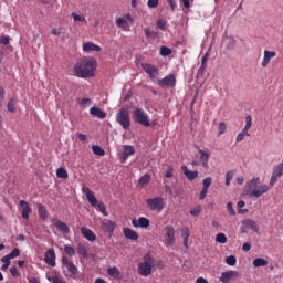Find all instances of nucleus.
Here are the masks:
<instances>
[{
  "mask_svg": "<svg viewBox=\"0 0 283 283\" xmlns=\"http://www.w3.org/2000/svg\"><path fill=\"white\" fill-rule=\"evenodd\" d=\"M201 211H202V209L200 208V206H197L190 210V216L198 218V216H200Z\"/></svg>",
  "mask_w": 283,
  "mask_h": 283,
  "instance_id": "obj_51",
  "label": "nucleus"
},
{
  "mask_svg": "<svg viewBox=\"0 0 283 283\" xmlns=\"http://www.w3.org/2000/svg\"><path fill=\"white\" fill-rule=\"evenodd\" d=\"M238 277H240V272L230 270L221 273V276L219 277V280L222 283H231L233 282V280H238Z\"/></svg>",
  "mask_w": 283,
  "mask_h": 283,
  "instance_id": "obj_10",
  "label": "nucleus"
},
{
  "mask_svg": "<svg viewBox=\"0 0 283 283\" xmlns=\"http://www.w3.org/2000/svg\"><path fill=\"white\" fill-rule=\"evenodd\" d=\"M207 61H209V53H207L206 55H203V57L201 59V66H200V70H205V67H207Z\"/></svg>",
  "mask_w": 283,
  "mask_h": 283,
  "instance_id": "obj_55",
  "label": "nucleus"
},
{
  "mask_svg": "<svg viewBox=\"0 0 283 283\" xmlns=\"http://www.w3.org/2000/svg\"><path fill=\"white\" fill-rule=\"evenodd\" d=\"M77 253L78 255H82V258H87V248H85V245L80 243L77 245Z\"/></svg>",
  "mask_w": 283,
  "mask_h": 283,
  "instance_id": "obj_43",
  "label": "nucleus"
},
{
  "mask_svg": "<svg viewBox=\"0 0 283 283\" xmlns=\"http://www.w3.org/2000/svg\"><path fill=\"white\" fill-rule=\"evenodd\" d=\"M77 138H78L80 143H85V140H87V135H85L83 133H77Z\"/></svg>",
  "mask_w": 283,
  "mask_h": 283,
  "instance_id": "obj_61",
  "label": "nucleus"
},
{
  "mask_svg": "<svg viewBox=\"0 0 283 283\" xmlns=\"http://www.w3.org/2000/svg\"><path fill=\"white\" fill-rule=\"evenodd\" d=\"M134 154H136L134 146L125 145L124 150L118 155L120 163H127V158H129V156H134Z\"/></svg>",
  "mask_w": 283,
  "mask_h": 283,
  "instance_id": "obj_13",
  "label": "nucleus"
},
{
  "mask_svg": "<svg viewBox=\"0 0 283 283\" xmlns=\"http://www.w3.org/2000/svg\"><path fill=\"white\" fill-rule=\"evenodd\" d=\"M247 205V202H244V200H240L237 205L238 209H239V213H249V210H242L243 207Z\"/></svg>",
  "mask_w": 283,
  "mask_h": 283,
  "instance_id": "obj_52",
  "label": "nucleus"
},
{
  "mask_svg": "<svg viewBox=\"0 0 283 283\" xmlns=\"http://www.w3.org/2000/svg\"><path fill=\"white\" fill-rule=\"evenodd\" d=\"M157 28L165 32L167 30V22L163 19L157 20Z\"/></svg>",
  "mask_w": 283,
  "mask_h": 283,
  "instance_id": "obj_47",
  "label": "nucleus"
},
{
  "mask_svg": "<svg viewBox=\"0 0 283 283\" xmlns=\"http://www.w3.org/2000/svg\"><path fill=\"white\" fill-rule=\"evenodd\" d=\"M8 112L14 114L17 112V98H11L7 105Z\"/></svg>",
  "mask_w": 283,
  "mask_h": 283,
  "instance_id": "obj_34",
  "label": "nucleus"
},
{
  "mask_svg": "<svg viewBox=\"0 0 283 283\" xmlns=\"http://www.w3.org/2000/svg\"><path fill=\"white\" fill-rule=\"evenodd\" d=\"M151 181V175L145 174L143 177L139 178L138 185L139 187H145V185H149Z\"/></svg>",
  "mask_w": 283,
  "mask_h": 283,
  "instance_id": "obj_31",
  "label": "nucleus"
},
{
  "mask_svg": "<svg viewBox=\"0 0 283 283\" xmlns=\"http://www.w3.org/2000/svg\"><path fill=\"white\" fill-rule=\"evenodd\" d=\"M96 207H97L98 211H101V213H103V216H105V217L108 216V213H107V208L105 207V203L98 202V203L96 205Z\"/></svg>",
  "mask_w": 283,
  "mask_h": 283,
  "instance_id": "obj_46",
  "label": "nucleus"
},
{
  "mask_svg": "<svg viewBox=\"0 0 283 283\" xmlns=\"http://www.w3.org/2000/svg\"><path fill=\"white\" fill-rule=\"evenodd\" d=\"M124 20L126 21V23L129 25V23H134V18H132V14H125L124 15Z\"/></svg>",
  "mask_w": 283,
  "mask_h": 283,
  "instance_id": "obj_62",
  "label": "nucleus"
},
{
  "mask_svg": "<svg viewBox=\"0 0 283 283\" xmlns=\"http://www.w3.org/2000/svg\"><path fill=\"white\" fill-rule=\"evenodd\" d=\"M77 103L81 107H90V105H92V99L87 97H82L77 99Z\"/></svg>",
  "mask_w": 283,
  "mask_h": 283,
  "instance_id": "obj_36",
  "label": "nucleus"
},
{
  "mask_svg": "<svg viewBox=\"0 0 283 283\" xmlns=\"http://www.w3.org/2000/svg\"><path fill=\"white\" fill-rule=\"evenodd\" d=\"M165 237H164V244L165 247H174L176 244V229L172 226H167L165 228Z\"/></svg>",
  "mask_w": 283,
  "mask_h": 283,
  "instance_id": "obj_8",
  "label": "nucleus"
},
{
  "mask_svg": "<svg viewBox=\"0 0 283 283\" xmlns=\"http://www.w3.org/2000/svg\"><path fill=\"white\" fill-rule=\"evenodd\" d=\"M92 151H93V154H95V156H105V149H103L98 145H93L92 146Z\"/></svg>",
  "mask_w": 283,
  "mask_h": 283,
  "instance_id": "obj_35",
  "label": "nucleus"
},
{
  "mask_svg": "<svg viewBox=\"0 0 283 283\" xmlns=\"http://www.w3.org/2000/svg\"><path fill=\"white\" fill-rule=\"evenodd\" d=\"M158 85L164 90L167 87H174V85H176V76L174 74H170L161 80H158Z\"/></svg>",
  "mask_w": 283,
  "mask_h": 283,
  "instance_id": "obj_14",
  "label": "nucleus"
},
{
  "mask_svg": "<svg viewBox=\"0 0 283 283\" xmlns=\"http://www.w3.org/2000/svg\"><path fill=\"white\" fill-rule=\"evenodd\" d=\"M181 235L184 238V245L186 247V249H189V235H190L189 228L187 227L182 228Z\"/></svg>",
  "mask_w": 283,
  "mask_h": 283,
  "instance_id": "obj_27",
  "label": "nucleus"
},
{
  "mask_svg": "<svg viewBox=\"0 0 283 283\" xmlns=\"http://www.w3.org/2000/svg\"><path fill=\"white\" fill-rule=\"evenodd\" d=\"M242 233H247V231H253L254 233H260V228L258 227V222L252 219H247L242 222Z\"/></svg>",
  "mask_w": 283,
  "mask_h": 283,
  "instance_id": "obj_11",
  "label": "nucleus"
},
{
  "mask_svg": "<svg viewBox=\"0 0 283 283\" xmlns=\"http://www.w3.org/2000/svg\"><path fill=\"white\" fill-rule=\"evenodd\" d=\"M146 205L150 211H163L165 209V199L163 197H155V198H148L146 199Z\"/></svg>",
  "mask_w": 283,
  "mask_h": 283,
  "instance_id": "obj_6",
  "label": "nucleus"
},
{
  "mask_svg": "<svg viewBox=\"0 0 283 283\" xmlns=\"http://www.w3.org/2000/svg\"><path fill=\"white\" fill-rule=\"evenodd\" d=\"M166 178H174V167H168L166 174H165Z\"/></svg>",
  "mask_w": 283,
  "mask_h": 283,
  "instance_id": "obj_60",
  "label": "nucleus"
},
{
  "mask_svg": "<svg viewBox=\"0 0 283 283\" xmlns=\"http://www.w3.org/2000/svg\"><path fill=\"white\" fill-rule=\"evenodd\" d=\"M231 180H233V171L229 170L226 174V187H229L231 185Z\"/></svg>",
  "mask_w": 283,
  "mask_h": 283,
  "instance_id": "obj_48",
  "label": "nucleus"
},
{
  "mask_svg": "<svg viewBox=\"0 0 283 283\" xmlns=\"http://www.w3.org/2000/svg\"><path fill=\"white\" fill-rule=\"evenodd\" d=\"M64 253L70 255V258H74V255H76V250H74V247L72 245H64Z\"/></svg>",
  "mask_w": 283,
  "mask_h": 283,
  "instance_id": "obj_41",
  "label": "nucleus"
},
{
  "mask_svg": "<svg viewBox=\"0 0 283 283\" xmlns=\"http://www.w3.org/2000/svg\"><path fill=\"white\" fill-rule=\"evenodd\" d=\"M208 191H209V189L202 188V190L200 191V195H199V200H205V198H207Z\"/></svg>",
  "mask_w": 283,
  "mask_h": 283,
  "instance_id": "obj_58",
  "label": "nucleus"
},
{
  "mask_svg": "<svg viewBox=\"0 0 283 283\" xmlns=\"http://www.w3.org/2000/svg\"><path fill=\"white\" fill-rule=\"evenodd\" d=\"M159 1L160 0H148L147 6H148V8L154 9L158 6Z\"/></svg>",
  "mask_w": 283,
  "mask_h": 283,
  "instance_id": "obj_56",
  "label": "nucleus"
},
{
  "mask_svg": "<svg viewBox=\"0 0 283 283\" xmlns=\"http://www.w3.org/2000/svg\"><path fill=\"white\" fill-rule=\"evenodd\" d=\"M61 262L66 269V271L70 273V277L72 280H76L78 277V268L72 262V260L67 259V256H62Z\"/></svg>",
  "mask_w": 283,
  "mask_h": 283,
  "instance_id": "obj_7",
  "label": "nucleus"
},
{
  "mask_svg": "<svg viewBox=\"0 0 283 283\" xmlns=\"http://www.w3.org/2000/svg\"><path fill=\"white\" fill-rule=\"evenodd\" d=\"M72 18L74 22H80V23H87V20L85 19V15L78 14V13H72Z\"/></svg>",
  "mask_w": 283,
  "mask_h": 283,
  "instance_id": "obj_37",
  "label": "nucleus"
},
{
  "mask_svg": "<svg viewBox=\"0 0 283 283\" xmlns=\"http://www.w3.org/2000/svg\"><path fill=\"white\" fill-rule=\"evenodd\" d=\"M260 177H254L245 184L247 196L250 198H262L269 191V185L260 186Z\"/></svg>",
  "mask_w": 283,
  "mask_h": 283,
  "instance_id": "obj_2",
  "label": "nucleus"
},
{
  "mask_svg": "<svg viewBox=\"0 0 283 283\" xmlns=\"http://www.w3.org/2000/svg\"><path fill=\"white\" fill-rule=\"evenodd\" d=\"M181 171L187 180H196V178H198V171H191L187 166H181Z\"/></svg>",
  "mask_w": 283,
  "mask_h": 283,
  "instance_id": "obj_23",
  "label": "nucleus"
},
{
  "mask_svg": "<svg viewBox=\"0 0 283 283\" xmlns=\"http://www.w3.org/2000/svg\"><path fill=\"white\" fill-rule=\"evenodd\" d=\"M38 213H39L40 220H48V210L45 209V206L39 203Z\"/></svg>",
  "mask_w": 283,
  "mask_h": 283,
  "instance_id": "obj_29",
  "label": "nucleus"
},
{
  "mask_svg": "<svg viewBox=\"0 0 283 283\" xmlns=\"http://www.w3.org/2000/svg\"><path fill=\"white\" fill-rule=\"evenodd\" d=\"M44 262L49 266H56V252L54 251V248H50L46 250L44 254Z\"/></svg>",
  "mask_w": 283,
  "mask_h": 283,
  "instance_id": "obj_12",
  "label": "nucleus"
},
{
  "mask_svg": "<svg viewBox=\"0 0 283 283\" xmlns=\"http://www.w3.org/2000/svg\"><path fill=\"white\" fill-rule=\"evenodd\" d=\"M123 233L126 240H133V241L138 240V233H136V231L132 230L130 228H124Z\"/></svg>",
  "mask_w": 283,
  "mask_h": 283,
  "instance_id": "obj_26",
  "label": "nucleus"
},
{
  "mask_svg": "<svg viewBox=\"0 0 283 283\" xmlns=\"http://www.w3.org/2000/svg\"><path fill=\"white\" fill-rule=\"evenodd\" d=\"M10 258L8 256V255H4L2 259H1V262L3 263V264H7V265H9L10 266Z\"/></svg>",
  "mask_w": 283,
  "mask_h": 283,
  "instance_id": "obj_64",
  "label": "nucleus"
},
{
  "mask_svg": "<svg viewBox=\"0 0 283 283\" xmlns=\"http://www.w3.org/2000/svg\"><path fill=\"white\" fill-rule=\"evenodd\" d=\"M46 280L51 283H65V281H63L56 274H46Z\"/></svg>",
  "mask_w": 283,
  "mask_h": 283,
  "instance_id": "obj_33",
  "label": "nucleus"
},
{
  "mask_svg": "<svg viewBox=\"0 0 283 283\" xmlns=\"http://www.w3.org/2000/svg\"><path fill=\"white\" fill-rule=\"evenodd\" d=\"M81 233L83 238L88 240V242L96 241V234L94 233V231L90 230L88 228H81Z\"/></svg>",
  "mask_w": 283,
  "mask_h": 283,
  "instance_id": "obj_21",
  "label": "nucleus"
},
{
  "mask_svg": "<svg viewBox=\"0 0 283 283\" xmlns=\"http://www.w3.org/2000/svg\"><path fill=\"white\" fill-rule=\"evenodd\" d=\"M227 43H226V50H233V48H235V43L237 41L233 38H227L226 39Z\"/></svg>",
  "mask_w": 283,
  "mask_h": 283,
  "instance_id": "obj_38",
  "label": "nucleus"
},
{
  "mask_svg": "<svg viewBox=\"0 0 283 283\" xmlns=\"http://www.w3.org/2000/svg\"><path fill=\"white\" fill-rule=\"evenodd\" d=\"M144 32H145V35L147 36V39L158 36V33L156 31H151V29H149V28L145 29Z\"/></svg>",
  "mask_w": 283,
  "mask_h": 283,
  "instance_id": "obj_49",
  "label": "nucleus"
},
{
  "mask_svg": "<svg viewBox=\"0 0 283 283\" xmlns=\"http://www.w3.org/2000/svg\"><path fill=\"white\" fill-rule=\"evenodd\" d=\"M154 266H156V259L147 253L144 255V261L138 263L137 271L143 277H149Z\"/></svg>",
  "mask_w": 283,
  "mask_h": 283,
  "instance_id": "obj_3",
  "label": "nucleus"
},
{
  "mask_svg": "<svg viewBox=\"0 0 283 283\" xmlns=\"http://www.w3.org/2000/svg\"><path fill=\"white\" fill-rule=\"evenodd\" d=\"M132 224L133 227H135L136 229H138L139 227L142 229H147L150 224L149 219L145 218V217H140L138 220L133 219L132 220Z\"/></svg>",
  "mask_w": 283,
  "mask_h": 283,
  "instance_id": "obj_18",
  "label": "nucleus"
},
{
  "mask_svg": "<svg viewBox=\"0 0 283 283\" xmlns=\"http://www.w3.org/2000/svg\"><path fill=\"white\" fill-rule=\"evenodd\" d=\"M107 273L108 275H111V277H114L115 280H120V271L118 270V268H109L107 270Z\"/></svg>",
  "mask_w": 283,
  "mask_h": 283,
  "instance_id": "obj_30",
  "label": "nucleus"
},
{
  "mask_svg": "<svg viewBox=\"0 0 283 283\" xmlns=\"http://www.w3.org/2000/svg\"><path fill=\"white\" fill-rule=\"evenodd\" d=\"M160 54H161V56H170L171 49H169L167 46H161L160 48Z\"/></svg>",
  "mask_w": 283,
  "mask_h": 283,
  "instance_id": "obj_53",
  "label": "nucleus"
},
{
  "mask_svg": "<svg viewBox=\"0 0 283 283\" xmlns=\"http://www.w3.org/2000/svg\"><path fill=\"white\" fill-rule=\"evenodd\" d=\"M275 56H277V53H275V51H264L262 67H266L269 63H271V59H275Z\"/></svg>",
  "mask_w": 283,
  "mask_h": 283,
  "instance_id": "obj_22",
  "label": "nucleus"
},
{
  "mask_svg": "<svg viewBox=\"0 0 283 283\" xmlns=\"http://www.w3.org/2000/svg\"><path fill=\"white\" fill-rule=\"evenodd\" d=\"M216 242H218L219 244H227V234L226 233H218L216 235Z\"/></svg>",
  "mask_w": 283,
  "mask_h": 283,
  "instance_id": "obj_40",
  "label": "nucleus"
},
{
  "mask_svg": "<svg viewBox=\"0 0 283 283\" xmlns=\"http://www.w3.org/2000/svg\"><path fill=\"white\" fill-rule=\"evenodd\" d=\"M73 72L77 78H92L96 72V60L92 57L80 60L74 65Z\"/></svg>",
  "mask_w": 283,
  "mask_h": 283,
  "instance_id": "obj_1",
  "label": "nucleus"
},
{
  "mask_svg": "<svg viewBox=\"0 0 283 283\" xmlns=\"http://www.w3.org/2000/svg\"><path fill=\"white\" fill-rule=\"evenodd\" d=\"M90 114L92 116H96V118H107V113H105L103 109L96 107V106H93L90 108Z\"/></svg>",
  "mask_w": 283,
  "mask_h": 283,
  "instance_id": "obj_24",
  "label": "nucleus"
},
{
  "mask_svg": "<svg viewBox=\"0 0 283 283\" xmlns=\"http://www.w3.org/2000/svg\"><path fill=\"white\" fill-rule=\"evenodd\" d=\"M211 182H213L211 177L205 178L202 181L203 189H209L211 187Z\"/></svg>",
  "mask_w": 283,
  "mask_h": 283,
  "instance_id": "obj_50",
  "label": "nucleus"
},
{
  "mask_svg": "<svg viewBox=\"0 0 283 283\" xmlns=\"http://www.w3.org/2000/svg\"><path fill=\"white\" fill-rule=\"evenodd\" d=\"M116 25L117 28H120L125 32L129 31V24L127 23V20H124V18H117Z\"/></svg>",
  "mask_w": 283,
  "mask_h": 283,
  "instance_id": "obj_28",
  "label": "nucleus"
},
{
  "mask_svg": "<svg viewBox=\"0 0 283 283\" xmlns=\"http://www.w3.org/2000/svg\"><path fill=\"white\" fill-rule=\"evenodd\" d=\"M52 223L62 233H70V227H67V223H65V222H63L61 220H57V219H52Z\"/></svg>",
  "mask_w": 283,
  "mask_h": 283,
  "instance_id": "obj_19",
  "label": "nucleus"
},
{
  "mask_svg": "<svg viewBox=\"0 0 283 283\" xmlns=\"http://www.w3.org/2000/svg\"><path fill=\"white\" fill-rule=\"evenodd\" d=\"M198 154H199V161H200L201 166L205 169H209V158H211V155H209V153H207L202 149H199Z\"/></svg>",
  "mask_w": 283,
  "mask_h": 283,
  "instance_id": "obj_16",
  "label": "nucleus"
},
{
  "mask_svg": "<svg viewBox=\"0 0 283 283\" xmlns=\"http://www.w3.org/2000/svg\"><path fill=\"white\" fill-rule=\"evenodd\" d=\"M133 118L138 125L143 127H151V122H149V115L143 111V108H136L133 112Z\"/></svg>",
  "mask_w": 283,
  "mask_h": 283,
  "instance_id": "obj_5",
  "label": "nucleus"
},
{
  "mask_svg": "<svg viewBox=\"0 0 283 283\" xmlns=\"http://www.w3.org/2000/svg\"><path fill=\"white\" fill-rule=\"evenodd\" d=\"M83 52H101V46L96 45L94 42H85L83 44Z\"/></svg>",
  "mask_w": 283,
  "mask_h": 283,
  "instance_id": "obj_25",
  "label": "nucleus"
},
{
  "mask_svg": "<svg viewBox=\"0 0 283 283\" xmlns=\"http://www.w3.org/2000/svg\"><path fill=\"white\" fill-rule=\"evenodd\" d=\"M11 260H14V258H19L21 255V250L18 248H14L9 254H7Z\"/></svg>",
  "mask_w": 283,
  "mask_h": 283,
  "instance_id": "obj_45",
  "label": "nucleus"
},
{
  "mask_svg": "<svg viewBox=\"0 0 283 283\" xmlns=\"http://www.w3.org/2000/svg\"><path fill=\"white\" fill-rule=\"evenodd\" d=\"M102 229L106 232V233H114V229H116V222L112 221V220H104L102 222Z\"/></svg>",
  "mask_w": 283,
  "mask_h": 283,
  "instance_id": "obj_20",
  "label": "nucleus"
},
{
  "mask_svg": "<svg viewBox=\"0 0 283 283\" xmlns=\"http://www.w3.org/2000/svg\"><path fill=\"white\" fill-rule=\"evenodd\" d=\"M56 176L57 178H63V180H67L69 178L67 170L65 168H59L56 170Z\"/></svg>",
  "mask_w": 283,
  "mask_h": 283,
  "instance_id": "obj_39",
  "label": "nucleus"
},
{
  "mask_svg": "<svg viewBox=\"0 0 283 283\" xmlns=\"http://www.w3.org/2000/svg\"><path fill=\"white\" fill-rule=\"evenodd\" d=\"M116 123H118V125L124 129H129V127H132V117L129 116L128 108H122L117 112Z\"/></svg>",
  "mask_w": 283,
  "mask_h": 283,
  "instance_id": "obj_4",
  "label": "nucleus"
},
{
  "mask_svg": "<svg viewBox=\"0 0 283 283\" xmlns=\"http://www.w3.org/2000/svg\"><path fill=\"white\" fill-rule=\"evenodd\" d=\"M252 125H253V118L251 117V115H248L245 117V126L244 127H247V129H251Z\"/></svg>",
  "mask_w": 283,
  "mask_h": 283,
  "instance_id": "obj_54",
  "label": "nucleus"
},
{
  "mask_svg": "<svg viewBox=\"0 0 283 283\" xmlns=\"http://www.w3.org/2000/svg\"><path fill=\"white\" fill-rule=\"evenodd\" d=\"M227 209H228V212L230 213V216H235V210L233 209V203L229 202L227 205Z\"/></svg>",
  "mask_w": 283,
  "mask_h": 283,
  "instance_id": "obj_59",
  "label": "nucleus"
},
{
  "mask_svg": "<svg viewBox=\"0 0 283 283\" xmlns=\"http://www.w3.org/2000/svg\"><path fill=\"white\" fill-rule=\"evenodd\" d=\"M237 263L238 259L235 258V255H230L226 258V264H228V266H235Z\"/></svg>",
  "mask_w": 283,
  "mask_h": 283,
  "instance_id": "obj_42",
  "label": "nucleus"
},
{
  "mask_svg": "<svg viewBox=\"0 0 283 283\" xmlns=\"http://www.w3.org/2000/svg\"><path fill=\"white\" fill-rule=\"evenodd\" d=\"M10 273L13 277H19V269L15 265L10 269Z\"/></svg>",
  "mask_w": 283,
  "mask_h": 283,
  "instance_id": "obj_57",
  "label": "nucleus"
},
{
  "mask_svg": "<svg viewBox=\"0 0 283 283\" xmlns=\"http://www.w3.org/2000/svg\"><path fill=\"white\" fill-rule=\"evenodd\" d=\"M82 192L86 196V199L88 200L90 205H92L93 207H96L98 205L96 196H94V192H92L90 188L83 187Z\"/></svg>",
  "mask_w": 283,
  "mask_h": 283,
  "instance_id": "obj_15",
  "label": "nucleus"
},
{
  "mask_svg": "<svg viewBox=\"0 0 283 283\" xmlns=\"http://www.w3.org/2000/svg\"><path fill=\"white\" fill-rule=\"evenodd\" d=\"M269 264V261L262 258H258L253 260V266L255 269H260V266H266Z\"/></svg>",
  "mask_w": 283,
  "mask_h": 283,
  "instance_id": "obj_32",
  "label": "nucleus"
},
{
  "mask_svg": "<svg viewBox=\"0 0 283 283\" xmlns=\"http://www.w3.org/2000/svg\"><path fill=\"white\" fill-rule=\"evenodd\" d=\"M0 43L1 45H8V43H10V38L9 36L0 38Z\"/></svg>",
  "mask_w": 283,
  "mask_h": 283,
  "instance_id": "obj_63",
  "label": "nucleus"
},
{
  "mask_svg": "<svg viewBox=\"0 0 283 283\" xmlns=\"http://www.w3.org/2000/svg\"><path fill=\"white\" fill-rule=\"evenodd\" d=\"M20 207L22 210V218L24 220H30V214L32 213V208H30V203L25 200L20 201Z\"/></svg>",
  "mask_w": 283,
  "mask_h": 283,
  "instance_id": "obj_17",
  "label": "nucleus"
},
{
  "mask_svg": "<svg viewBox=\"0 0 283 283\" xmlns=\"http://www.w3.org/2000/svg\"><path fill=\"white\" fill-rule=\"evenodd\" d=\"M227 132V123L220 122L218 126V136H222Z\"/></svg>",
  "mask_w": 283,
  "mask_h": 283,
  "instance_id": "obj_44",
  "label": "nucleus"
},
{
  "mask_svg": "<svg viewBox=\"0 0 283 283\" xmlns=\"http://www.w3.org/2000/svg\"><path fill=\"white\" fill-rule=\"evenodd\" d=\"M142 69L144 70V72L146 74H148L150 81H155V78L158 76V74L160 72L158 70V67H156V65L150 64V63H143Z\"/></svg>",
  "mask_w": 283,
  "mask_h": 283,
  "instance_id": "obj_9",
  "label": "nucleus"
}]
</instances>
